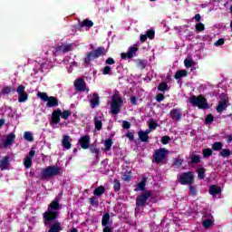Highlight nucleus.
I'll return each instance as SVG.
<instances>
[{
  "mask_svg": "<svg viewBox=\"0 0 232 232\" xmlns=\"http://www.w3.org/2000/svg\"><path fill=\"white\" fill-rule=\"evenodd\" d=\"M63 206L59 203L58 200H53L49 206L47 210L43 214V220L44 226H50L53 222H55L57 218H59V209H61Z\"/></svg>",
  "mask_w": 232,
  "mask_h": 232,
  "instance_id": "f257e3e1",
  "label": "nucleus"
},
{
  "mask_svg": "<svg viewBox=\"0 0 232 232\" xmlns=\"http://www.w3.org/2000/svg\"><path fill=\"white\" fill-rule=\"evenodd\" d=\"M122 97L119 92H115L112 94L111 101V111L112 115H117L121 112V106H122Z\"/></svg>",
  "mask_w": 232,
  "mask_h": 232,
  "instance_id": "f03ea898",
  "label": "nucleus"
},
{
  "mask_svg": "<svg viewBox=\"0 0 232 232\" xmlns=\"http://www.w3.org/2000/svg\"><path fill=\"white\" fill-rule=\"evenodd\" d=\"M59 175H61V168L55 165L48 166L41 171V179L43 180L52 179L53 177H59Z\"/></svg>",
  "mask_w": 232,
  "mask_h": 232,
  "instance_id": "7ed1b4c3",
  "label": "nucleus"
},
{
  "mask_svg": "<svg viewBox=\"0 0 232 232\" xmlns=\"http://www.w3.org/2000/svg\"><path fill=\"white\" fill-rule=\"evenodd\" d=\"M189 102L192 106L198 108L199 110H208L209 108V104L208 103V100L202 96H191L189 99Z\"/></svg>",
  "mask_w": 232,
  "mask_h": 232,
  "instance_id": "20e7f679",
  "label": "nucleus"
},
{
  "mask_svg": "<svg viewBox=\"0 0 232 232\" xmlns=\"http://www.w3.org/2000/svg\"><path fill=\"white\" fill-rule=\"evenodd\" d=\"M105 53H108V50H106L104 47H98L93 52H88L86 53L84 63L87 64V66H89L90 63H92L93 59H99L101 55H105Z\"/></svg>",
  "mask_w": 232,
  "mask_h": 232,
  "instance_id": "39448f33",
  "label": "nucleus"
},
{
  "mask_svg": "<svg viewBox=\"0 0 232 232\" xmlns=\"http://www.w3.org/2000/svg\"><path fill=\"white\" fill-rule=\"evenodd\" d=\"M37 97H39L41 101H44V102H47V108H55L59 106V99L55 96H48V93L46 92H38Z\"/></svg>",
  "mask_w": 232,
  "mask_h": 232,
  "instance_id": "423d86ee",
  "label": "nucleus"
},
{
  "mask_svg": "<svg viewBox=\"0 0 232 232\" xmlns=\"http://www.w3.org/2000/svg\"><path fill=\"white\" fill-rule=\"evenodd\" d=\"M53 53L54 57H57V55H59L60 53H68V52H72V50H73V44H65L63 43H60L55 46H53Z\"/></svg>",
  "mask_w": 232,
  "mask_h": 232,
  "instance_id": "0eeeda50",
  "label": "nucleus"
},
{
  "mask_svg": "<svg viewBox=\"0 0 232 232\" xmlns=\"http://www.w3.org/2000/svg\"><path fill=\"white\" fill-rule=\"evenodd\" d=\"M181 186H191L195 182V176L192 171L183 172L179 177Z\"/></svg>",
  "mask_w": 232,
  "mask_h": 232,
  "instance_id": "6e6552de",
  "label": "nucleus"
},
{
  "mask_svg": "<svg viewBox=\"0 0 232 232\" xmlns=\"http://www.w3.org/2000/svg\"><path fill=\"white\" fill-rule=\"evenodd\" d=\"M153 195L151 190H146L136 198L137 208H144L148 204V198Z\"/></svg>",
  "mask_w": 232,
  "mask_h": 232,
  "instance_id": "1a4fd4ad",
  "label": "nucleus"
},
{
  "mask_svg": "<svg viewBox=\"0 0 232 232\" xmlns=\"http://www.w3.org/2000/svg\"><path fill=\"white\" fill-rule=\"evenodd\" d=\"M166 157H168V150H166V148L158 149L153 154L156 164H160Z\"/></svg>",
  "mask_w": 232,
  "mask_h": 232,
  "instance_id": "9d476101",
  "label": "nucleus"
},
{
  "mask_svg": "<svg viewBox=\"0 0 232 232\" xmlns=\"http://www.w3.org/2000/svg\"><path fill=\"white\" fill-rule=\"evenodd\" d=\"M25 89L26 87H24V85H19L16 89L19 102H26V101H28V93L24 92Z\"/></svg>",
  "mask_w": 232,
  "mask_h": 232,
  "instance_id": "9b49d317",
  "label": "nucleus"
},
{
  "mask_svg": "<svg viewBox=\"0 0 232 232\" xmlns=\"http://www.w3.org/2000/svg\"><path fill=\"white\" fill-rule=\"evenodd\" d=\"M137 52H139V48L130 46V47H129L127 53H121V57L123 60L133 59V57H135V55H137Z\"/></svg>",
  "mask_w": 232,
  "mask_h": 232,
  "instance_id": "f8f14e48",
  "label": "nucleus"
},
{
  "mask_svg": "<svg viewBox=\"0 0 232 232\" xmlns=\"http://www.w3.org/2000/svg\"><path fill=\"white\" fill-rule=\"evenodd\" d=\"M169 117L172 121H177L178 122L180 121L182 119V109H172L169 112Z\"/></svg>",
  "mask_w": 232,
  "mask_h": 232,
  "instance_id": "ddd939ff",
  "label": "nucleus"
},
{
  "mask_svg": "<svg viewBox=\"0 0 232 232\" xmlns=\"http://www.w3.org/2000/svg\"><path fill=\"white\" fill-rule=\"evenodd\" d=\"M90 135H84L82 136L79 140H78V144L81 146L82 150H88V148H90Z\"/></svg>",
  "mask_w": 232,
  "mask_h": 232,
  "instance_id": "4468645a",
  "label": "nucleus"
},
{
  "mask_svg": "<svg viewBox=\"0 0 232 232\" xmlns=\"http://www.w3.org/2000/svg\"><path fill=\"white\" fill-rule=\"evenodd\" d=\"M74 88L77 92H86V82L82 78L74 81Z\"/></svg>",
  "mask_w": 232,
  "mask_h": 232,
  "instance_id": "2eb2a0df",
  "label": "nucleus"
},
{
  "mask_svg": "<svg viewBox=\"0 0 232 232\" xmlns=\"http://www.w3.org/2000/svg\"><path fill=\"white\" fill-rule=\"evenodd\" d=\"M15 141V133L11 132L9 133L5 140L3 141V148H8L14 144Z\"/></svg>",
  "mask_w": 232,
  "mask_h": 232,
  "instance_id": "dca6fc26",
  "label": "nucleus"
},
{
  "mask_svg": "<svg viewBox=\"0 0 232 232\" xmlns=\"http://www.w3.org/2000/svg\"><path fill=\"white\" fill-rule=\"evenodd\" d=\"M10 162H12V158H10V156H5L2 160H0L1 171H5L8 169V166H10Z\"/></svg>",
  "mask_w": 232,
  "mask_h": 232,
  "instance_id": "f3484780",
  "label": "nucleus"
},
{
  "mask_svg": "<svg viewBox=\"0 0 232 232\" xmlns=\"http://www.w3.org/2000/svg\"><path fill=\"white\" fill-rule=\"evenodd\" d=\"M227 98H221V100L218 102V106L216 107V111L218 113H222V111H225L227 108Z\"/></svg>",
  "mask_w": 232,
  "mask_h": 232,
  "instance_id": "a211bd4d",
  "label": "nucleus"
},
{
  "mask_svg": "<svg viewBox=\"0 0 232 232\" xmlns=\"http://www.w3.org/2000/svg\"><path fill=\"white\" fill-rule=\"evenodd\" d=\"M51 122L53 124H59V122H61V109H57L53 111Z\"/></svg>",
  "mask_w": 232,
  "mask_h": 232,
  "instance_id": "6ab92c4d",
  "label": "nucleus"
},
{
  "mask_svg": "<svg viewBox=\"0 0 232 232\" xmlns=\"http://www.w3.org/2000/svg\"><path fill=\"white\" fill-rule=\"evenodd\" d=\"M45 227H49V230L47 232H61L62 227H61V222L54 221L53 224H50L48 226H45Z\"/></svg>",
  "mask_w": 232,
  "mask_h": 232,
  "instance_id": "aec40b11",
  "label": "nucleus"
},
{
  "mask_svg": "<svg viewBox=\"0 0 232 232\" xmlns=\"http://www.w3.org/2000/svg\"><path fill=\"white\" fill-rule=\"evenodd\" d=\"M222 188L217 185H210L208 193L212 195V197H217L219 193H221Z\"/></svg>",
  "mask_w": 232,
  "mask_h": 232,
  "instance_id": "412c9836",
  "label": "nucleus"
},
{
  "mask_svg": "<svg viewBox=\"0 0 232 232\" xmlns=\"http://www.w3.org/2000/svg\"><path fill=\"white\" fill-rule=\"evenodd\" d=\"M91 102V108H97L100 104V98H99V93L94 92L92 94V99L90 100Z\"/></svg>",
  "mask_w": 232,
  "mask_h": 232,
  "instance_id": "4be33fe9",
  "label": "nucleus"
},
{
  "mask_svg": "<svg viewBox=\"0 0 232 232\" xmlns=\"http://www.w3.org/2000/svg\"><path fill=\"white\" fill-rule=\"evenodd\" d=\"M146 182H148V178H146V177L142 178L140 182L138 183V187L136 188H134V191H145Z\"/></svg>",
  "mask_w": 232,
  "mask_h": 232,
  "instance_id": "5701e85b",
  "label": "nucleus"
},
{
  "mask_svg": "<svg viewBox=\"0 0 232 232\" xmlns=\"http://www.w3.org/2000/svg\"><path fill=\"white\" fill-rule=\"evenodd\" d=\"M106 193V188L102 185L96 188L93 191V195L95 197H102Z\"/></svg>",
  "mask_w": 232,
  "mask_h": 232,
  "instance_id": "b1692460",
  "label": "nucleus"
},
{
  "mask_svg": "<svg viewBox=\"0 0 232 232\" xmlns=\"http://www.w3.org/2000/svg\"><path fill=\"white\" fill-rule=\"evenodd\" d=\"M190 161L188 162V165L191 166V164H200V160L202 157L200 155L192 154L189 157Z\"/></svg>",
  "mask_w": 232,
  "mask_h": 232,
  "instance_id": "393cba45",
  "label": "nucleus"
},
{
  "mask_svg": "<svg viewBox=\"0 0 232 232\" xmlns=\"http://www.w3.org/2000/svg\"><path fill=\"white\" fill-rule=\"evenodd\" d=\"M63 148L65 150H70L72 148V143L70 142V136L64 135L62 140Z\"/></svg>",
  "mask_w": 232,
  "mask_h": 232,
  "instance_id": "a878e982",
  "label": "nucleus"
},
{
  "mask_svg": "<svg viewBox=\"0 0 232 232\" xmlns=\"http://www.w3.org/2000/svg\"><path fill=\"white\" fill-rule=\"evenodd\" d=\"M138 137L141 142H150V135L144 133V130L138 131Z\"/></svg>",
  "mask_w": 232,
  "mask_h": 232,
  "instance_id": "bb28decb",
  "label": "nucleus"
},
{
  "mask_svg": "<svg viewBox=\"0 0 232 232\" xmlns=\"http://www.w3.org/2000/svg\"><path fill=\"white\" fill-rule=\"evenodd\" d=\"M10 93H15V88L5 86L1 91L2 95H10Z\"/></svg>",
  "mask_w": 232,
  "mask_h": 232,
  "instance_id": "cd10ccee",
  "label": "nucleus"
},
{
  "mask_svg": "<svg viewBox=\"0 0 232 232\" xmlns=\"http://www.w3.org/2000/svg\"><path fill=\"white\" fill-rule=\"evenodd\" d=\"M182 77H188V71H186V70H179V71L176 72V73L174 75V79L179 81V79H182Z\"/></svg>",
  "mask_w": 232,
  "mask_h": 232,
  "instance_id": "c85d7f7f",
  "label": "nucleus"
},
{
  "mask_svg": "<svg viewBox=\"0 0 232 232\" xmlns=\"http://www.w3.org/2000/svg\"><path fill=\"white\" fill-rule=\"evenodd\" d=\"M94 126H95V130H97V131H101V130H102V120H101V118L95 116L94 117Z\"/></svg>",
  "mask_w": 232,
  "mask_h": 232,
  "instance_id": "c756f323",
  "label": "nucleus"
},
{
  "mask_svg": "<svg viewBox=\"0 0 232 232\" xmlns=\"http://www.w3.org/2000/svg\"><path fill=\"white\" fill-rule=\"evenodd\" d=\"M81 28H92L93 26V22L89 19H84L81 24H80Z\"/></svg>",
  "mask_w": 232,
  "mask_h": 232,
  "instance_id": "7c9ffc66",
  "label": "nucleus"
},
{
  "mask_svg": "<svg viewBox=\"0 0 232 232\" xmlns=\"http://www.w3.org/2000/svg\"><path fill=\"white\" fill-rule=\"evenodd\" d=\"M88 150H90L91 153H92L94 155L96 153H101V149H99L97 147V144H95V143H92V144L89 145Z\"/></svg>",
  "mask_w": 232,
  "mask_h": 232,
  "instance_id": "2f4dec72",
  "label": "nucleus"
},
{
  "mask_svg": "<svg viewBox=\"0 0 232 232\" xmlns=\"http://www.w3.org/2000/svg\"><path fill=\"white\" fill-rule=\"evenodd\" d=\"M110 213L105 212L102 218V226H108L110 224Z\"/></svg>",
  "mask_w": 232,
  "mask_h": 232,
  "instance_id": "473e14b6",
  "label": "nucleus"
},
{
  "mask_svg": "<svg viewBox=\"0 0 232 232\" xmlns=\"http://www.w3.org/2000/svg\"><path fill=\"white\" fill-rule=\"evenodd\" d=\"M148 66V60H137V67L144 70Z\"/></svg>",
  "mask_w": 232,
  "mask_h": 232,
  "instance_id": "72a5a7b5",
  "label": "nucleus"
},
{
  "mask_svg": "<svg viewBox=\"0 0 232 232\" xmlns=\"http://www.w3.org/2000/svg\"><path fill=\"white\" fill-rule=\"evenodd\" d=\"M122 180L124 182H130L131 180V171L130 170H126L121 177Z\"/></svg>",
  "mask_w": 232,
  "mask_h": 232,
  "instance_id": "f704fd0d",
  "label": "nucleus"
},
{
  "mask_svg": "<svg viewBox=\"0 0 232 232\" xmlns=\"http://www.w3.org/2000/svg\"><path fill=\"white\" fill-rule=\"evenodd\" d=\"M111 146H113V140L110 138L105 140L104 141L105 151H110V150H111Z\"/></svg>",
  "mask_w": 232,
  "mask_h": 232,
  "instance_id": "c9c22d12",
  "label": "nucleus"
},
{
  "mask_svg": "<svg viewBox=\"0 0 232 232\" xmlns=\"http://www.w3.org/2000/svg\"><path fill=\"white\" fill-rule=\"evenodd\" d=\"M224 144L220 141H216L212 144V151H220L222 150Z\"/></svg>",
  "mask_w": 232,
  "mask_h": 232,
  "instance_id": "e433bc0d",
  "label": "nucleus"
},
{
  "mask_svg": "<svg viewBox=\"0 0 232 232\" xmlns=\"http://www.w3.org/2000/svg\"><path fill=\"white\" fill-rule=\"evenodd\" d=\"M219 157H223L224 159H227V157H231V150H229V149H223L219 152Z\"/></svg>",
  "mask_w": 232,
  "mask_h": 232,
  "instance_id": "4c0bfd02",
  "label": "nucleus"
},
{
  "mask_svg": "<svg viewBox=\"0 0 232 232\" xmlns=\"http://www.w3.org/2000/svg\"><path fill=\"white\" fill-rule=\"evenodd\" d=\"M204 159H208V157H211L213 155V150L210 148L203 149L202 150Z\"/></svg>",
  "mask_w": 232,
  "mask_h": 232,
  "instance_id": "58836bf2",
  "label": "nucleus"
},
{
  "mask_svg": "<svg viewBox=\"0 0 232 232\" xmlns=\"http://www.w3.org/2000/svg\"><path fill=\"white\" fill-rule=\"evenodd\" d=\"M213 226V220L211 218H207L203 220V227L205 229H209Z\"/></svg>",
  "mask_w": 232,
  "mask_h": 232,
  "instance_id": "ea45409f",
  "label": "nucleus"
},
{
  "mask_svg": "<svg viewBox=\"0 0 232 232\" xmlns=\"http://www.w3.org/2000/svg\"><path fill=\"white\" fill-rule=\"evenodd\" d=\"M24 140H27L28 142H34V135L30 131H25L24 133Z\"/></svg>",
  "mask_w": 232,
  "mask_h": 232,
  "instance_id": "a19ab883",
  "label": "nucleus"
},
{
  "mask_svg": "<svg viewBox=\"0 0 232 232\" xmlns=\"http://www.w3.org/2000/svg\"><path fill=\"white\" fill-rule=\"evenodd\" d=\"M158 127H159V123L157 122V121H155L154 119H150L149 121L150 130H157Z\"/></svg>",
  "mask_w": 232,
  "mask_h": 232,
  "instance_id": "79ce46f5",
  "label": "nucleus"
},
{
  "mask_svg": "<svg viewBox=\"0 0 232 232\" xmlns=\"http://www.w3.org/2000/svg\"><path fill=\"white\" fill-rule=\"evenodd\" d=\"M72 115V111H61V114L60 117H62L63 119H64V121L70 119V116Z\"/></svg>",
  "mask_w": 232,
  "mask_h": 232,
  "instance_id": "37998d69",
  "label": "nucleus"
},
{
  "mask_svg": "<svg viewBox=\"0 0 232 232\" xmlns=\"http://www.w3.org/2000/svg\"><path fill=\"white\" fill-rule=\"evenodd\" d=\"M198 178L199 180L206 179V169L201 168L198 169Z\"/></svg>",
  "mask_w": 232,
  "mask_h": 232,
  "instance_id": "c03bdc74",
  "label": "nucleus"
},
{
  "mask_svg": "<svg viewBox=\"0 0 232 232\" xmlns=\"http://www.w3.org/2000/svg\"><path fill=\"white\" fill-rule=\"evenodd\" d=\"M168 90H169V88L168 87V83H166L165 82H162L158 86L159 92H168Z\"/></svg>",
  "mask_w": 232,
  "mask_h": 232,
  "instance_id": "a18cd8bd",
  "label": "nucleus"
},
{
  "mask_svg": "<svg viewBox=\"0 0 232 232\" xmlns=\"http://www.w3.org/2000/svg\"><path fill=\"white\" fill-rule=\"evenodd\" d=\"M113 189L115 193H119V191H121V181L119 179H114Z\"/></svg>",
  "mask_w": 232,
  "mask_h": 232,
  "instance_id": "49530a36",
  "label": "nucleus"
},
{
  "mask_svg": "<svg viewBox=\"0 0 232 232\" xmlns=\"http://www.w3.org/2000/svg\"><path fill=\"white\" fill-rule=\"evenodd\" d=\"M89 204L91 206H99V198H97V197L92 196V198H89Z\"/></svg>",
  "mask_w": 232,
  "mask_h": 232,
  "instance_id": "de8ad7c7",
  "label": "nucleus"
},
{
  "mask_svg": "<svg viewBox=\"0 0 232 232\" xmlns=\"http://www.w3.org/2000/svg\"><path fill=\"white\" fill-rule=\"evenodd\" d=\"M215 121V116L213 114H208L205 118V124H211Z\"/></svg>",
  "mask_w": 232,
  "mask_h": 232,
  "instance_id": "09e8293b",
  "label": "nucleus"
},
{
  "mask_svg": "<svg viewBox=\"0 0 232 232\" xmlns=\"http://www.w3.org/2000/svg\"><path fill=\"white\" fill-rule=\"evenodd\" d=\"M188 195H191L192 197H197V187L189 186V188H188Z\"/></svg>",
  "mask_w": 232,
  "mask_h": 232,
  "instance_id": "8fccbe9b",
  "label": "nucleus"
},
{
  "mask_svg": "<svg viewBox=\"0 0 232 232\" xmlns=\"http://www.w3.org/2000/svg\"><path fill=\"white\" fill-rule=\"evenodd\" d=\"M206 30V25L202 23L196 24V32H204Z\"/></svg>",
  "mask_w": 232,
  "mask_h": 232,
  "instance_id": "3c124183",
  "label": "nucleus"
},
{
  "mask_svg": "<svg viewBox=\"0 0 232 232\" xmlns=\"http://www.w3.org/2000/svg\"><path fill=\"white\" fill-rule=\"evenodd\" d=\"M184 160H181L180 157H178L177 159L174 160L173 165L177 166V168H180Z\"/></svg>",
  "mask_w": 232,
  "mask_h": 232,
  "instance_id": "603ef678",
  "label": "nucleus"
},
{
  "mask_svg": "<svg viewBox=\"0 0 232 232\" xmlns=\"http://www.w3.org/2000/svg\"><path fill=\"white\" fill-rule=\"evenodd\" d=\"M147 37H149L151 40L155 39V30L149 29L146 34Z\"/></svg>",
  "mask_w": 232,
  "mask_h": 232,
  "instance_id": "864d4df0",
  "label": "nucleus"
},
{
  "mask_svg": "<svg viewBox=\"0 0 232 232\" xmlns=\"http://www.w3.org/2000/svg\"><path fill=\"white\" fill-rule=\"evenodd\" d=\"M102 74L103 75H111V67L109 65H106L103 69H102Z\"/></svg>",
  "mask_w": 232,
  "mask_h": 232,
  "instance_id": "5fc2aeb1",
  "label": "nucleus"
},
{
  "mask_svg": "<svg viewBox=\"0 0 232 232\" xmlns=\"http://www.w3.org/2000/svg\"><path fill=\"white\" fill-rule=\"evenodd\" d=\"M24 167L28 169L32 168V160L30 158H25L24 161Z\"/></svg>",
  "mask_w": 232,
  "mask_h": 232,
  "instance_id": "6e6d98bb",
  "label": "nucleus"
},
{
  "mask_svg": "<svg viewBox=\"0 0 232 232\" xmlns=\"http://www.w3.org/2000/svg\"><path fill=\"white\" fill-rule=\"evenodd\" d=\"M169 142H171V138L169 136H163L161 138V144H169Z\"/></svg>",
  "mask_w": 232,
  "mask_h": 232,
  "instance_id": "4d7b16f0",
  "label": "nucleus"
},
{
  "mask_svg": "<svg viewBox=\"0 0 232 232\" xmlns=\"http://www.w3.org/2000/svg\"><path fill=\"white\" fill-rule=\"evenodd\" d=\"M184 65L186 66V68H191V66H193V60L185 59Z\"/></svg>",
  "mask_w": 232,
  "mask_h": 232,
  "instance_id": "13d9d810",
  "label": "nucleus"
},
{
  "mask_svg": "<svg viewBox=\"0 0 232 232\" xmlns=\"http://www.w3.org/2000/svg\"><path fill=\"white\" fill-rule=\"evenodd\" d=\"M122 128H123V130H130V128H131V123H130V121H123Z\"/></svg>",
  "mask_w": 232,
  "mask_h": 232,
  "instance_id": "bf43d9fd",
  "label": "nucleus"
},
{
  "mask_svg": "<svg viewBox=\"0 0 232 232\" xmlns=\"http://www.w3.org/2000/svg\"><path fill=\"white\" fill-rule=\"evenodd\" d=\"M224 43H226V40L224 38H219L216 43L215 46H223Z\"/></svg>",
  "mask_w": 232,
  "mask_h": 232,
  "instance_id": "052dcab7",
  "label": "nucleus"
},
{
  "mask_svg": "<svg viewBox=\"0 0 232 232\" xmlns=\"http://www.w3.org/2000/svg\"><path fill=\"white\" fill-rule=\"evenodd\" d=\"M105 64H108V65L115 64V60L111 57H109L105 60Z\"/></svg>",
  "mask_w": 232,
  "mask_h": 232,
  "instance_id": "680f3d73",
  "label": "nucleus"
},
{
  "mask_svg": "<svg viewBox=\"0 0 232 232\" xmlns=\"http://www.w3.org/2000/svg\"><path fill=\"white\" fill-rule=\"evenodd\" d=\"M156 101H157L158 102H162V101H164V94H162V93H158V94L156 95Z\"/></svg>",
  "mask_w": 232,
  "mask_h": 232,
  "instance_id": "e2e57ef3",
  "label": "nucleus"
},
{
  "mask_svg": "<svg viewBox=\"0 0 232 232\" xmlns=\"http://www.w3.org/2000/svg\"><path fill=\"white\" fill-rule=\"evenodd\" d=\"M35 157V150H32L29 151L28 156L26 157L27 159H31V160Z\"/></svg>",
  "mask_w": 232,
  "mask_h": 232,
  "instance_id": "0e129e2a",
  "label": "nucleus"
},
{
  "mask_svg": "<svg viewBox=\"0 0 232 232\" xmlns=\"http://www.w3.org/2000/svg\"><path fill=\"white\" fill-rule=\"evenodd\" d=\"M126 137L129 138V140H135V135L132 132H127Z\"/></svg>",
  "mask_w": 232,
  "mask_h": 232,
  "instance_id": "69168bd1",
  "label": "nucleus"
},
{
  "mask_svg": "<svg viewBox=\"0 0 232 232\" xmlns=\"http://www.w3.org/2000/svg\"><path fill=\"white\" fill-rule=\"evenodd\" d=\"M130 102H131V104H133V106H137V97L131 96Z\"/></svg>",
  "mask_w": 232,
  "mask_h": 232,
  "instance_id": "338daca9",
  "label": "nucleus"
},
{
  "mask_svg": "<svg viewBox=\"0 0 232 232\" xmlns=\"http://www.w3.org/2000/svg\"><path fill=\"white\" fill-rule=\"evenodd\" d=\"M103 227V232H113L111 231V227H110V226L106 225V226H102Z\"/></svg>",
  "mask_w": 232,
  "mask_h": 232,
  "instance_id": "774afa93",
  "label": "nucleus"
}]
</instances>
